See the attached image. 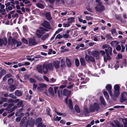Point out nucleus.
I'll return each instance as SVG.
<instances>
[{"label":"nucleus","mask_w":127,"mask_h":127,"mask_svg":"<svg viewBox=\"0 0 127 127\" xmlns=\"http://www.w3.org/2000/svg\"><path fill=\"white\" fill-rule=\"evenodd\" d=\"M8 44L12 47L15 46L16 44V47H17L21 46L22 43L21 42L18 41L15 39H12L11 38L9 37L8 39Z\"/></svg>","instance_id":"nucleus-1"},{"label":"nucleus","mask_w":127,"mask_h":127,"mask_svg":"<svg viewBox=\"0 0 127 127\" xmlns=\"http://www.w3.org/2000/svg\"><path fill=\"white\" fill-rule=\"evenodd\" d=\"M105 51L106 52V55L104 56V60L105 62H106L107 60H109L111 59L109 55V54L110 55L112 54V48L109 46L107 48V49H105Z\"/></svg>","instance_id":"nucleus-2"},{"label":"nucleus","mask_w":127,"mask_h":127,"mask_svg":"<svg viewBox=\"0 0 127 127\" xmlns=\"http://www.w3.org/2000/svg\"><path fill=\"white\" fill-rule=\"evenodd\" d=\"M42 69L43 71L44 74H46L47 72L48 69L53 70V67L51 64H44L42 66Z\"/></svg>","instance_id":"nucleus-3"},{"label":"nucleus","mask_w":127,"mask_h":127,"mask_svg":"<svg viewBox=\"0 0 127 127\" xmlns=\"http://www.w3.org/2000/svg\"><path fill=\"white\" fill-rule=\"evenodd\" d=\"M99 109L98 104L96 103H95L93 105H91L90 106L89 110L91 112H93L95 111H98Z\"/></svg>","instance_id":"nucleus-4"},{"label":"nucleus","mask_w":127,"mask_h":127,"mask_svg":"<svg viewBox=\"0 0 127 127\" xmlns=\"http://www.w3.org/2000/svg\"><path fill=\"white\" fill-rule=\"evenodd\" d=\"M120 87L118 84L115 85L114 87V96L116 97H117L120 94Z\"/></svg>","instance_id":"nucleus-5"},{"label":"nucleus","mask_w":127,"mask_h":127,"mask_svg":"<svg viewBox=\"0 0 127 127\" xmlns=\"http://www.w3.org/2000/svg\"><path fill=\"white\" fill-rule=\"evenodd\" d=\"M52 64L53 67V69L54 67L57 70L60 67V62L58 60L54 61L52 63H51Z\"/></svg>","instance_id":"nucleus-6"},{"label":"nucleus","mask_w":127,"mask_h":127,"mask_svg":"<svg viewBox=\"0 0 127 127\" xmlns=\"http://www.w3.org/2000/svg\"><path fill=\"white\" fill-rule=\"evenodd\" d=\"M127 100V93L125 92L122 93L121 94V98L120 99L121 102H123Z\"/></svg>","instance_id":"nucleus-7"},{"label":"nucleus","mask_w":127,"mask_h":127,"mask_svg":"<svg viewBox=\"0 0 127 127\" xmlns=\"http://www.w3.org/2000/svg\"><path fill=\"white\" fill-rule=\"evenodd\" d=\"M42 26L49 29H50L51 27L50 26L49 23L46 21H44L43 23L42 24Z\"/></svg>","instance_id":"nucleus-8"},{"label":"nucleus","mask_w":127,"mask_h":127,"mask_svg":"<svg viewBox=\"0 0 127 127\" xmlns=\"http://www.w3.org/2000/svg\"><path fill=\"white\" fill-rule=\"evenodd\" d=\"M85 58L86 60L88 62L91 61L93 62L95 61L94 58L91 56L86 55L85 56Z\"/></svg>","instance_id":"nucleus-9"},{"label":"nucleus","mask_w":127,"mask_h":127,"mask_svg":"<svg viewBox=\"0 0 127 127\" xmlns=\"http://www.w3.org/2000/svg\"><path fill=\"white\" fill-rule=\"evenodd\" d=\"M7 43V41L6 39H0V46H2L3 45L5 46Z\"/></svg>","instance_id":"nucleus-10"},{"label":"nucleus","mask_w":127,"mask_h":127,"mask_svg":"<svg viewBox=\"0 0 127 127\" xmlns=\"http://www.w3.org/2000/svg\"><path fill=\"white\" fill-rule=\"evenodd\" d=\"M106 88L108 91L109 94L111 96L112 95L111 90L112 89V87L111 85L109 84L107 85L106 86Z\"/></svg>","instance_id":"nucleus-11"},{"label":"nucleus","mask_w":127,"mask_h":127,"mask_svg":"<svg viewBox=\"0 0 127 127\" xmlns=\"http://www.w3.org/2000/svg\"><path fill=\"white\" fill-rule=\"evenodd\" d=\"M95 9L97 11L99 12H100L104 9V7L103 5H100L98 6V7H96Z\"/></svg>","instance_id":"nucleus-12"},{"label":"nucleus","mask_w":127,"mask_h":127,"mask_svg":"<svg viewBox=\"0 0 127 127\" xmlns=\"http://www.w3.org/2000/svg\"><path fill=\"white\" fill-rule=\"evenodd\" d=\"M44 33L41 30H36V34L38 37L39 38L41 37L42 36L41 34Z\"/></svg>","instance_id":"nucleus-13"},{"label":"nucleus","mask_w":127,"mask_h":127,"mask_svg":"<svg viewBox=\"0 0 127 127\" xmlns=\"http://www.w3.org/2000/svg\"><path fill=\"white\" fill-rule=\"evenodd\" d=\"M71 93L70 91H68L67 89H64L63 92V95L66 96H69Z\"/></svg>","instance_id":"nucleus-14"},{"label":"nucleus","mask_w":127,"mask_h":127,"mask_svg":"<svg viewBox=\"0 0 127 127\" xmlns=\"http://www.w3.org/2000/svg\"><path fill=\"white\" fill-rule=\"evenodd\" d=\"M29 42L31 45H35L36 44L35 39L33 38H31L29 40Z\"/></svg>","instance_id":"nucleus-15"},{"label":"nucleus","mask_w":127,"mask_h":127,"mask_svg":"<svg viewBox=\"0 0 127 127\" xmlns=\"http://www.w3.org/2000/svg\"><path fill=\"white\" fill-rule=\"evenodd\" d=\"M37 71L38 72L42 73L43 72L42 66L41 65H38L36 67Z\"/></svg>","instance_id":"nucleus-16"},{"label":"nucleus","mask_w":127,"mask_h":127,"mask_svg":"<svg viewBox=\"0 0 127 127\" xmlns=\"http://www.w3.org/2000/svg\"><path fill=\"white\" fill-rule=\"evenodd\" d=\"M92 54L94 57L96 58V59H99V52L97 51H95Z\"/></svg>","instance_id":"nucleus-17"},{"label":"nucleus","mask_w":127,"mask_h":127,"mask_svg":"<svg viewBox=\"0 0 127 127\" xmlns=\"http://www.w3.org/2000/svg\"><path fill=\"white\" fill-rule=\"evenodd\" d=\"M39 86L37 88V89L38 90H41V88H46V84L44 83H39Z\"/></svg>","instance_id":"nucleus-18"},{"label":"nucleus","mask_w":127,"mask_h":127,"mask_svg":"<svg viewBox=\"0 0 127 127\" xmlns=\"http://www.w3.org/2000/svg\"><path fill=\"white\" fill-rule=\"evenodd\" d=\"M100 100L101 104L105 106L106 105V103L103 97L101 96L100 97Z\"/></svg>","instance_id":"nucleus-19"},{"label":"nucleus","mask_w":127,"mask_h":127,"mask_svg":"<svg viewBox=\"0 0 127 127\" xmlns=\"http://www.w3.org/2000/svg\"><path fill=\"white\" fill-rule=\"evenodd\" d=\"M126 61L125 60H124L120 64V67L121 68H123L124 66L126 67Z\"/></svg>","instance_id":"nucleus-20"},{"label":"nucleus","mask_w":127,"mask_h":127,"mask_svg":"<svg viewBox=\"0 0 127 127\" xmlns=\"http://www.w3.org/2000/svg\"><path fill=\"white\" fill-rule=\"evenodd\" d=\"M122 121L124 123V126H123L122 127H127V119H124Z\"/></svg>","instance_id":"nucleus-21"},{"label":"nucleus","mask_w":127,"mask_h":127,"mask_svg":"<svg viewBox=\"0 0 127 127\" xmlns=\"http://www.w3.org/2000/svg\"><path fill=\"white\" fill-rule=\"evenodd\" d=\"M66 62L67 66L68 67H70L71 66V64L69 59L67 58H66Z\"/></svg>","instance_id":"nucleus-22"},{"label":"nucleus","mask_w":127,"mask_h":127,"mask_svg":"<svg viewBox=\"0 0 127 127\" xmlns=\"http://www.w3.org/2000/svg\"><path fill=\"white\" fill-rule=\"evenodd\" d=\"M89 78H86L85 79H84L83 78H81V80H84L83 81L81 82V84H83L86 83L89 81Z\"/></svg>","instance_id":"nucleus-23"},{"label":"nucleus","mask_w":127,"mask_h":127,"mask_svg":"<svg viewBox=\"0 0 127 127\" xmlns=\"http://www.w3.org/2000/svg\"><path fill=\"white\" fill-rule=\"evenodd\" d=\"M125 42H122L121 43V45L122 47V49L121 50V52H123L125 50V47L124 46V45H125Z\"/></svg>","instance_id":"nucleus-24"},{"label":"nucleus","mask_w":127,"mask_h":127,"mask_svg":"<svg viewBox=\"0 0 127 127\" xmlns=\"http://www.w3.org/2000/svg\"><path fill=\"white\" fill-rule=\"evenodd\" d=\"M49 93L52 95H54V91L53 89L51 87L49 88L48 89Z\"/></svg>","instance_id":"nucleus-25"},{"label":"nucleus","mask_w":127,"mask_h":127,"mask_svg":"<svg viewBox=\"0 0 127 127\" xmlns=\"http://www.w3.org/2000/svg\"><path fill=\"white\" fill-rule=\"evenodd\" d=\"M103 93L105 98L108 100L109 99V95L107 92L105 91H103Z\"/></svg>","instance_id":"nucleus-26"},{"label":"nucleus","mask_w":127,"mask_h":127,"mask_svg":"<svg viewBox=\"0 0 127 127\" xmlns=\"http://www.w3.org/2000/svg\"><path fill=\"white\" fill-rule=\"evenodd\" d=\"M74 109L77 113H79L80 112V109L77 105H75Z\"/></svg>","instance_id":"nucleus-27"},{"label":"nucleus","mask_w":127,"mask_h":127,"mask_svg":"<svg viewBox=\"0 0 127 127\" xmlns=\"http://www.w3.org/2000/svg\"><path fill=\"white\" fill-rule=\"evenodd\" d=\"M68 105L69 108L72 109L73 107L72 105V102L70 99H69L68 100Z\"/></svg>","instance_id":"nucleus-28"},{"label":"nucleus","mask_w":127,"mask_h":127,"mask_svg":"<svg viewBox=\"0 0 127 127\" xmlns=\"http://www.w3.org/2000/svg\"><path fill=\"white\" fill-rule=\"evenodd\" d=\"M16 88V86L13 85H11L9 88L11 91H14Z\"/></svg>","instance_id":"nucleus-29"},{"label":"nucleus","mask_w":127,"mask_h":127,"mask_svg":"<svg viewBox=\"0 0 127 127\" xmlns=\"http://www.w3.org/2000/svg\"><path fill=\"white\" fill-rule=\"evenodd\" d=\"M74 17H70L68 19V22L70 24L74 22Z\"/></svg>","instance_id":"nucleus-30"},{"label":"nucleus","mask_w":127,"mask_h":127,"mask_svg":"<svg viewBox=\"0 0 127 127\" xmlns=\"http://www.w3.org/2000/svg\"><path fill=\"white\" fill-rule=\"evenodd\" d=\"M65 59L64 58H63L61 61V66L62 67H64L65 66V63L64 62Z\"/></svg>","instance_id":"nucleus-31"},{"label":"nucleus","mask_w":127,"mask_h":127,"mask_svg":"<svg viewBox=\"0 0 127 127\" xmlns=\"http://www.w3.org/2000/svg\"><path fill=\"white\" fill-rule=\"evenodd\" d=\"M45 16L46 17L48 20L51 19V15L49 13H47L45 14Z\"/></svg>","instance_id":"nucleus-32"},{"label":"nucleus","mask_w":127,"mask_h":127,"mask_svg":"<svg viewBox=\"0 0 127 127\" xmlns=\"http://www.w3.org/2000/svg\"><path fill=\"white\" fill-rule=\"evenodd\" d=\"M80 62L81 64L83 66H84L85 65V60L84 58H81L80 59Z\"/></svg>","instance_id":"nucleus-33"},{"label":"nucleus","mask_w":127,"mask_h":127,"mask_svg":"<svg viewBox=\"0 0 127 127\" xmlns=\"http://www.w3.org/2000/svg\"><path fill=\"white\" fill-rule=\"evenodd\" d=\"M84 111L85 114L86 115L88 114L89 112L88 109L87 108L86 106H85L84 107Z\"/></svg>","instance_id":"nucleus-34"},{"label":"nucleus","mask_w":127,"mask_h":127,"mask_svg":"<svg viewBox=\"0 0 127 127\" xmlns=\"http://www.w3.org/2000/svg\"><path fill=\"white\" fill-rule=\"evenodd\" d=\"M15 94L18 96H21L22 95L21 92L19 90L16 91L15 92Z\"/></svg>","instance_id":"nucleus-35"},{"label":"nucleus","mask_w":127,"mask_h":127,"mask_svg":"<svg viewBox=\"0 0 127 127\" xmlns=\"http://www.w3.org/2000/svg\"><path fill=\"white\" fill-rule=\"evenodd\" d=\"M37 6L40 8L41 9H43L44 8V6L43 5L40 3H37L36 4Z\"/></svg>","instance_id":"nucleus-36"},{"label":"nucleus","mask_w":127,"mask_h":127,"mask_svg":"<svg viewBox=\"0 0 127 127\" xmlns=\"http://www.w3.org/2000/svg\"><path fill=\"white\" fill-rule=\"evenodd\" d=\"M119 43V42L116 41H112L111 43V44L113 46H114Z\"/></svg>","instance_id":"nucleus-37"},{"label":"nucleus","mask_w":127,"mask_h":127,"mask_svg":"<svg viewBox=\"0 0 127 127\" xmlns=\"http://www.w3.org/2000/svg\"><path fill=\"white\" fill-rule=\"evenodd\" d=\"M63 25L64 27V28L68 27H69L70 26V24L67 22V23H64L63 24Z\"/></svg>","instance_id":"nucleus-38"},{"label":"nucleus","mask_w":127,"mask_h":127,"mask_svg":"<svg viewBox=\"0 0 127 127\" xmlns=\"http://www.w3.org/2000/svg\"><path fill=\"white\" fill-rule=\"evenodd\" d=\"M49 35L48 34H47L43 35L41 38V39L42 40H45L47 38H48L49 36Z\"/></svg>","instance_id":"nucleus-39"},{"label":"nucleus","mask_w":127,"mask_h":127,"mask_svg":"<svg viewBox=\"0 0 127 127\" xmlns=\"http://www.w3.org/2000/svg\"><path fill=\"white\" fill-rule=\"evenodd\" d=\"M23 101L22 100H21L17 104V105L19 107H21L22 106H23Z\"/></svg>","instance_id":"nucleus-40"},{"label":"nucleus","mask_w":127,"mask_h":127,"mask_svg":"<svg viewBox=\"0 0 127 127\" xmlns=\"http://www.w3.org/2000/svg\"><path fill=\"white\" fill-rule=\"evenodd\" d=\"M11 76V75L10 73H8L6 74V75L4 76L3 78V80H5L7 78H8L10 77Z\"/></svg>","instance_id":"nucleus-41"},{"label":"nucleus","mask_w":127,"mask_h":127,"mask_svg":"<svg viewBox=\"0 0 127 127\" xmlns=\"http://www.w3.org/2000/svg\"><path fill=\"white\" fill-rule=\"evenodd\" d=\"M30 82L31 83H35L36 81L33 78H31L29 79Z\"/></svg>","instance_id":"nucleus-42"},{"label":"nucleus","mask_w":127,"mask_h":127,"mask_svg":"<svg viewBox=\"0 0 127 127\" xmlns=\"http://www.w3.org/2000/svg\"><path fill=\"white\" fill-rule=\"evenodd\" d=\"M75 63L76 65L77 66H78L80 64L79 60L77 59H75Z\"/></svg>","instance_id":"nucleus-43"},{"label":"nucleus","mask_w":127,"mask_h":127,"mask_svg":"<svg viewBox=\"0 0 127 127\" xmlns=\"http://www.w3.org/2000/svg\"><path fill=\"white\" fill-rule=\"evenodd\" d=\"M5 110L8 111V113H10L13 111L11 110V108H9V107H7L6 108Z\"/></svg>","instance_id":"nucleus-44"},{"label":"nucleus","mask_w":127,"mask_h":127,"mask_svg":"<svg viewBox=\"0 0 127 127\" xmlns=\"http://www.w3.org/2000/svg\"><path fill=\"white\" fill-rule=\"evenodd\" d=\"M63 36L61 35L60 34H58L56 36L55 39H60Z\"/></svg>","instance_id":"nucleus-45"},{"label":"nucleus","mask_w":127,"mask_h":127,"mask_svg":"<svg viewBox=\"0 0 127 127\" xmlns=\"http://www.w3.org/2000/svg\"><path fill=\"white\" fill-rule=\"evenodd\" d=\"M37 127H46V126L45 125L40 123L38 124Z\"/></svg>","instance_id":"nucleus-46"},{"label":"nucleus","mask_w":127,"mask_h":127,"mask_svg":"<svg viewBox=\"0 0 127 127\" xmlns=\"http://www.w3.org/2000/svg\"><path fill=\"white\" fill-rule=\"evenodd\" d=\"M63 30V29L62 28H60L59 29L55 32V34H57L61 31H62Z\"/></svg>","instance_id":"nucleus-47"},{"label":"nucleus","mask_w":127,"mask_h":127,"mask_svg":"<svg viewBox=\"0 0 127 127\" xmlns=\"http://www.w3.org/2000/svg\"><path fill=\"white\" fill-rule=\"evenodd\" d=\"M86 19L87 20H91L93 19V18L91 16H86Z\"/></svg>","instance_id":"nucleus-48"},{"label":"nucleus","mask_w":127,"mask_h":127,"mask_svg":"<svg viewBox=\"0 0 127 127\" xmlns=\"http://www.w3.org/2000/svg\"><path fill=\"white\" fill-rule=\"evenodd\" d=\"M0 73L3 75L6 74V72L4 69H3L1 70V71Z\"/></svg>","instance_id":"nucleus-49"},{"label":"nucleus","mask_w":127,"mask_h":127,"mask_svg":"<svg viewBox=\"0 0 127 127\" xmlns=\"http://www.w3.org/2000/svg\"><path fill=\"white\" fill-rule=\"evenodd\" d=\"M116 49L118 51L120 50L121 49V46L119 45H117L116 46Z\"/></svg>","instance_id":"nucleus-50"},{"label":"nucleus","mask_w":127,"mask_h":127,"mask_svg":"<svg viewBox=\"0 0 127 127\" xmlns=\"http://www.w3.org/2000/svg\"><path fill=\"white\" fill-rule=\"evenodd\" d=\"M56 81V79L54 78H53L50 79L49 82L50 83H53L55 82Z\"/></svg>","instance_id":"nucleus-51"},{"label":"nucleus","mask_w":127,"mask_h":127,"mask_svg":"<svg viewBox=\"0 0 127 127\" xmlns=\"http://www.w3.org/2000/svg\"><path fill=\"white\" fill-rule=\"evenodd\" d=\"M50 110V109L49 108H47L46 109V111L47 112V114L48 115L50 116H51V115L50 114V113L49 112V111Z\"/></svg>","instance_id":"nucleus-52"},{"label":"nucleus","mask_w":127,"mask_h":127,"mask_svg":"<svg viewBox=\"0 0 127 127\" xmlns=\"http://www.w3.org/2000/svg\"><path fill=\"white\" fill-rule=\"evenodd\" d=\"M5 9H0V12H1L2 15H4L5 14Z\"/></svg>","instance_id":"nucleus-53"},{"label":"nucleus","mask_w":127,"mask_h":127,"mask_svg":"<svg viewBox=\"0 0 127 127\" xmlns=\"http://www.w3.org/2000/svg\"><path fill=\"white\" fill-rule=\"evenodd\" d=\"M69 34H67L65 33L63 35V37L64 38H67L69 37Z\"/></svg>","instance_id":"nucleus-54"},{"label":"nucleus","mask_w":127,"mask_h":127,"mask_svg":"<svg viewBox=\"0 0 127 127\" xmlns=\"http://www.w3.org/2000/svg\"><path fill=\"white\" fill-rule=\"evenodd\" d=\"M13 82V80L12 78H10L8 80V83L10 84L12 83Z\"/></svg>","instance_id":"nucleus-55"},{"label":"nucleus","mask_w":127,"mask_h":127,"mask_svg":"<svg viewBox=\"0 0 127 127\" xmlns=\"http://www.w3.org/2000/svg\"><path fill=\"white\" fill-rule=\"evenodd\" d=\"M119 67V64L118 63H116L114 67L116 69H117V68H118Z\"/></svg>","instance_id":"nucleus-56"},{"label":"nucleus","mask_w":127,"mask_h":127,"mask_svg":"<svg viewBox=\"0 0 127 127\" xmlns=\"http://www.w3.org/2000/svg\"><path fill=\"white\" fill-rule=\"evenodd\" d=\"M22 41L23 42L27 44L28 43V41L25 38H23L22 40Z\"/></svg>","instance_id":"nucleus-57"},{"label":"nucleus","mask_w":127,"mask_h":127,"mask_svg":"<svg viewBox=\"0 0 127 127\" xmlns=\"http://www.w3.org/2000/svg\"><path fill=\"white\" fill-rule=\"evenodd\" d=\"M111 32L112 34H116V31L115 29H112L111 31Z\"/></svg>","instance_id":"nucleus-58"},{"label":"nucleus","mask_w":127,"mask_h":127,"mask_svg":"<svg viewBox=\"0 0 127 127\" xmlns=\"http://www.w3.org/2000/svg\"><path fill=\"white\" fill-rule=\"evenodd\" d=\"M61 117L57 116L55 118V121L58 120V121H59L61 119Z\"/></svg>","instance_id":"nucleus-59"},{"label":"nucleus","mask_w":127,"mask_h":127,"mask_svg":"<svg viewBox=\"0 0 127 127\" xmlns=\"http://www.w3.org/2000/svg\"><path fill=\"white\" fill-rule=\"evenodd\" d=\"M43 77L44 79L46 81L48 82L49 81V79L48 78L45 76H43Z\"/></svg>","instance_id":"nucleus-60"},{"label":"nucleus","mask_w":127,"mask_h":127,"mask_svg":"<svg viewBox=\"0 0 127 127\" xmlns=\"http://www.w3.org/2000/svg\"><path fill=\"white\" fill-rule=\"evenodd\" d=\"M26 119V117H24L22 119L21 123H23L24 122L25 120Z\"/></svg>","instance_id":"nucleus-61"},{"label":"nucleus","mask_w":127,"mask_h":127,"mask_svg":"<svg viewBox=\"0 0 127 127\" xmlns=\"http://www.w3.org/2000/svg\"><path fill=\"white\" fill-rule=\"evenodd\" d=\"M37 85L35 84H34L33 85V90H35L36 88L37 87Z\"/></svg>","instance_id":"nucleus-62"},{"label":"nucleus","mask_w":127,"mask_h":127,"mask_svg":"<svg viewBox=\"0 0 127 127\" xmlns=\"http://www.w3.org/2000/svg\"><path fill=\"white\" fill-rule=\"evenodd\" d=\"M109 46L108 45H103L102 46V48L103 49L107 48Z\"/></svg>","instance_id":"nucleus-63"},{"label":"nucleus","mask_w":127,"mask_h":127,"mask_svg":"<svg viewBox=\"0 0 127 127\" xmlns=\"http://www.w3.org/2000/svg\"><path fill=\"white\" fill-rule=\"evenodd\" d=\"M21 117H19L17 118L16 119V121L18 122H19L20 121L21 119Z\"/></svg>","instance_id":"nucleus-64"}]
</instances>
